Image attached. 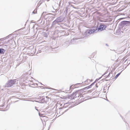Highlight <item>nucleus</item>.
Returning a JSON list of instances; mask_svg holds the SVG:
<instances>
[{"label":"nucleus","instance_id":"f257e3e1","mask_svg":"<svg viewBox=\"0 0 130 130\" xmlns=\"http://www.w3.org/2000/svg\"><path fill=\"white\" fill-rule=\"evenodd\" d=\"M15 79L9 80L8 81V82L7 83L5 86V88L9 87H11L15 84Z\"/></svg>","mask_w":130,"mask_h":130},{"label":"nucleus","instance_id":"f03ea898","mask_svg":"<svg viewBox=\"0 0 130 130\" xmlns=\"http://www.w3.org/2000/svg\"><path fill=\"white\" fill-rule=\"evenodd\" d=\"M63 19L61 17L57 18L56 19L53 21L52 23V26L55 25L58 23H60L63 21Z\"/></svg>","mask_w":130,"mask_h":130},{"label":"nucleus","instance_id":"7ed1b4c3","mask_svg":"<svg viewBox=\"0 0 130 130\" xmlns=\"http://www.w3.org/2000/svg\"><path fill=\"white\" fill-rule=\"evenodd\" d=\"M107 26L104 24L101 25L97 29L98 32L99 31H101L105 29Z\"/></svg>","mask_w":130,"mask_h":130},{"label":"nucleus","instance_id":"20e7f679","mask_svg":"<svg viewBox=\"0 0 130 130\" xmlns=\"http://www.w3.org/2000/svg\"><path fill=\"white\" fill-rule=\"evenodd\" d=\"M88 33L91 34L98 32L97 28H96L94 29H91L88 30Z\"/></svg>","mask_w":130,"mask_h":130},{"label":"nucleus","instance_id":"39448f33","mask_svg":"<svg viewBox=\"0 0 130 130\" xmlns=\"http://www.w3.org/2000/svg\"><path fill=\"white\" fill-rule=\"evenodd\" d=\"M130 22L127 21H123L121 22L120 25L122 27L124 26L125 25L126 26H128Z\"/></svg>","mask_w":130,"mask_h":130},{"label":"nucleus","instance_id":"423d86ee","mask_svg":"<svg viewBox=\"0 0 130 130\" xmlns=\"http://www.w3.org/2000/svg\"><path fill=\"white\" fill-rule=\"evenodd\" d=\"M5 51V50L4 49L0 48V54H4Z\"/></svg>","mask_w":130,"mask_h":130},{"label":"nucleus","instance_id":"0eeeda50","mask_svg":"<svg viewBox=\"0 0 130 130\" xmlns=\"http://www.w3.org/2000/svg\"><path fill=\"white\" fill-rule=\"evenodd\" d=\"M94 83H95L94 82L92 84L88 86V88H91V87L94 84Z\"/></svg>","mask_w":130,"mask_h":130},{"label":"nucleus","instance_id":"6e6552de","mask_svg":"<svg viewBox=\"0 0 130 130\" xmlns=\"http://www.w3.org/2000/svg\"><path fill=\"white\" fill-rule=\"evenodd\" d=\"M111 75V74H110V73H109V74L107 76L106 78H108V77H111V76H112V74H111V75Z\"/></svg>","mask_w":130,"mask_h":130},{"label":"nucleus","instance_id":"1a4fd4ad","mask_svg":"<svg viewBox=\"0 0 130 130\" xmlns=\"http://www.w3.org/2000/svg\"><path fill=\"white\" fill-rule=\"evenodd\" d=\"M120 73H118V74H117L116 76H115V78H117L118 77L119 75L120 74Z\"/></svg>","mask_w":130,"mask_h":130},{"label":"nucleus","instance_id":"9d476101","mask_svg":"<svg viewBox=\"0 0 130 130\" xmlns=\"http://www.w3.org/2000/svg\"><path fill=\"white\" fill-rule=\"evenodd\" d=\"M89 88H88V87H86L85 88H84L83 89V90H86L88 89Z\"/></svg>","mask_w":130,"mask_h":130},{"label":"nucleus","instance_id":"9b49d317","mask_svg":"<svg viewBox=\"0 0 130 130\" xmlns=\"http://www.w3.org/2000/svg\"><path fill=\"white\" fill-rule=\"evenodd\" d=\"M77 39H76L75 38H74L72 40H71V42H73V41H74L75 40H77Z\"/></svg>","mask_w":130,"mask_h":130},{"label":"nucleus","instance_id":"f8f14e48","mask_svg":"<svg viewBox=\"0 0 130 130\" xmlns=\"http://www.w3.org/2000/svg\"><path fill=\"white\" fill-rule=\"evenodd\" d=\"M35 109H36V110H37L38 111H39V110H38L36 108V107H35Z\"/></svg>","mask_w":130,"mask_h":130},{"label":"nucleus","instance_id":"ddd939ff","mask_svg":"<svg viewBox=\"0 0 130 130\" xmlns=\"http://www.w3.org/2000/svg\"><path fill=\"white\" fill-rule=\"evenodd\" d=\"M33 13H35V12H34V11H33Z\"/></svg>","mask_w":130,"mask_h":130},{"label":"nucleus","instance_id":"4468645a","mask_svg":"<svg viewBox=\"0 0 130 130\" xmlns=\"http://www.w3.org/2000/svg\"><path fill=\"white\" fill-rule=\"evenodd\" d=\"M39 116H40V113H39Z\"/></svg>","mask_w":130,"mask_h":130},{"label":"nucleus","instance_id":"2eb2a0df","mask_svg":"<svg viewBox=\"0 0 130 130\" xmlns=\"http://www.w3.org/2000/svg\"><path fill=\"white\" fill-rule=\"evenodd\" d=\"M49 1V0H47V1Z\"/></svg>","mask_w":130,"mask_h":130}]
</instances>
